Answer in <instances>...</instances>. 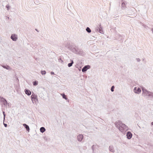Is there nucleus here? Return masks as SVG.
Wrapping results in <instances>:
<instances>
[{
  "label": "nucleus",
  "instance_id": "nucleus-1",
  "mask_svg": "<svg viewBox=\"0 0 153 153\" xmlns=\"http://www.w3.org/2000/svg\"><path fill=\"white\" fill-rule=\"evenodd\" d=\"M65 46L74 53L82 56H85V52L82 49L79 48L78 46L74 43L67 42L65 45Z\"/></svg>",
  "mask_w": 153,
  "mask_h": 153
},
{
  "label": "nucleus",
  "instance_id": "nucleus-2",
  "mask_svg": "<svg viewBox=\"0 0 153 153\" xmlns=\"http://www.w3.org/2000/svg\"><path fill=\"white\" fill-rule=\"evenodd\" d=\"M114 124L116 127L123 133H125L128 130V127L124 124L120 120H118L115 122Z\"/></svg>",
  "mask_w": 153,
  "mask_h": 153
},
{
  "label": "nucleus",
  "instance_id": "nucleus-3",
  "mask_svg": "<svg viewBox=\"0 0 153 153\" xmlns=\"http://www.w3.org/2000/svg\"><path fill=\"white\" fill-rule=\"evenodd\" d=\"M2 103L5 106H9V103L7 102L6 100L3 97L0 96V103Z\"/></svg>",
  "mask_w": 153,
  "mask_h": 153
},
{
  "label": "nucleus",
  "instance_id": "nucleus-4",
  "mask_svg": "<svg viewBox=\"0 0 153 153\" xmlns=\"http://www.w3.org/2000/svg\"><path fill=\"white\" fill-rule=\"evenodd\" d=\"M31 97L33 103H34L35 102H36V101H38L37 96L35 95L33 92L32 93Z\"/></svg>",
  "mask_w": 153,
  "mask_h": 153
},
{
  "label": "nucleus",
  "instance_id": "nucleus-5",
  "mask_svg": "<svg viewBox=\"0 0 153 153\" xmlns=\"http://www.w3.org/2000/svg\"><path fill=\"white\" fill-rule=\"evenodd\" d=\"M95 30L96 32H98L100 33H103L102 28L100 24L99 25V26L97 27Z\"/></svg>",
  "mask_w": 153,
  "mask_h": 153
},
{
  "label": "nucleus",
  "instance_id": "nucleus-6",
  "mask_svg": "<svg viewBox=\"0 0 153 153\" xmlns=\"http://www.w3.org/2000/svg\"><path fill=\"white\" fill-rule=\"evenodd\" d=\"M127 81L128 84H129L130 86H133L135 85L136 83L134 80H133L131 79H128Z\"/></svg>",
  "mask_w": 153,
  "mask_h": 153
},
{
  "label": "nucleus",
  "instance_id": "nucleus-7",
  "mask_svg": "<svg viewBox=\"0 0 153 153\" xmlns=\"http://www.w3.org/2000/svg\"><path fill=\"white\" fill-rule=\"evenodd\" d=\"M134 91L135 93L137 94H139L141 92V90L140 88H137V87H135L134 88Z\"/></svg>",
  "mask_w": 153,
  "mask_h": 153
},
{
  "label": "nucleus",
  "instance_id": "nucleus-8",
  "mask_svg": "<svg viewBox=\"0 0 153 153\" xmlns=\"http://www.w3.org/2000/svg\"><path fill=\"white\" fill-rule=\"evenodd\" d=\"M142 92H143V95L144 96H147L148 94V93L149 91L147 90L146 89L144 88H142Z\"/></svg>",
  "mask_w": 153,
  "mask_h": 153
},
{
  "label": "nucleus",
  "instance_id": "nucleus-9",
  "mask_svg": "<svg viewBox=\"0 0 153 153\" xmlns=\"http://www.w3.org/2000/svg\"><path fill=\"white\" fill-rule=\"evenodd\" d=\"M117 39L119 41H120L121 43L123 42L124 40V38L123 37V36L120 34H118V36H117Z\"/></svg>",
  "mask_w": 153,
  "mask_h": 153
},
{
  "label": "nucleus",
  "instance_id": "nucleus-10",
  "mask_svg": "<svg viewBox=\"0 0 153 153\" xmlns=\"http://www.w3.org/2000/svg\"><path fill=\"white\" fill-rule=\"evenodd\" d=\"M91 66L90 65H87L85 66L82 69V71L83 72H86L88 69L90 68Z\"/></svg>",
  "mask_w": 153,
  "mask_h": 153
},
{
  "label": "nucleus",
  "instance_id": "nucleus-11",
  "mask_svg": "<svg viewBox=\"0 0 153 153\" xmlns=\"http://www.w3.org/2000/svg\"><path fill=\"white\" fill-rule=\"evenodd\" d=\"M132 134L130 131H128L126 133V136L128 139H131L132 137Z\"/></svg>",
  "mask_w": 153,
  "mask_h": 153
},
{
  "label": "nucleus",
  "instance_id": "nucleus-12",
  "mask_svg": "<svg viewBox=\"0 0 153 153\" xmlns=\"http://www.w3.org/2000/svg\"><path fill=\"white\" fill-rule=\"evenodd\" d=\"M10 38L13 41H16L17 39V35L15 34H13L11 35Z\"/></svg>",
  "mask_w": 153,
  "mask_h": 153
},
{
  "label": "nucleus",
  "instance_id": "nucleus-13",
  "mask_svg": "<svg viewBox=\"0 0 153 153\" xmlns=\"http://www.w3.org/2000/svg\"><path fill=\"white\" fill-rule=\"evenodd\" d=\"M77 139L79 142H81L83 138V136L82 134H79L77 136Z\"/></svg>",
  "mask_w": 153,
  "mask_h": 153
},
{
  "label": "nucleus",
  "instance_id": "nucleus-14",
  "mask_svg": "<svg viewBox=\"0 0 153 153\" xmlns=\"http://www.w3.org/2000/svg\"><path fill=\"white\" fill-rule=\"evenodd\" d=\"M25 94L28 96L30 95L31 93V91L30 90L27 89L25 90Z\"/></svg>",
  "mask_w": 153,
  "mask_h": 153
},
{
  "label": "nucleus",
  "instance_id": "nucleus-15",
  "mask_svg": "<svg viewBox=\"0 0 153 153\" xmlns=\"http://www.w3.org/2000/svg\"><path fill=\"white\" fill-rule=\"evenodd\" d=\"M23 125L25 128L26 130L28 132H29L30 131V128L29 126L25 123L23 124Z\"/></svg>",
  "mask_w": 153,
  "mask_h": 153
},
{
  "label": "nucleus",
  "instance_id": "nucleus-16",
  "mask_svg": "<svg viewBox=\"0 0 153 153\" xmlns=\"http://www.w3.org/2000/svg\"><path fill=\"white\" fill-rule=\"evenodd\" d=\"M109 151L113 153L115 152V150L113 146L112 145L110 146L109 147Z\"/></svg>",
  "mask_w": 153,
  "mask_h": 153
},
{
  "label": "nucleus",
  "instance_id": "nucleus-17",
  "mask_svg": "<svg viewBox=\"0 0 153 153\" xmlns=\"http://www.w3.org/2000/svg\"><path fill=\"white\" fill-rule=\"evenodd\" d=\"M146 147L149 148V151H151L153 149V146L151 145L150 144H148L147 145Z\"/></svg>",
  "mask_w": 153,
  "mask_h": 153
},
{
  "label": "nucleus",
  "instance_id": "nucleus-18",
  "mask_svg": "<svg viewBox=\"0 0 153 153\" xmlns=\"http://www.w3.org/2000/svg\"><path fill=\"white\" fill-rule=\"evenodd\" d=\"M126 4L125 2H123L121 4V8L122 9L124 10L126 8Z\"/></svg>",
  "mask_w": 153,
  "mask_h": 153
},
{
  "label": "nucleus",
  "instance_id": "nucleus-19",
  "mask_svg": "<svg viewBox=\"0 0 153 153\" xmlns=\"http://www.w3.org/2000/svg\"><path fill=\"white\" fill-rule=\"evenodd\" d=\"M147 96H149L150 98H153V93L149 91Z\"/></svg>",
  "mask_w": 153,
  "mask_h": 153
},
{
  "label": "nucleus",
  "instance_id": "nucleus-20",
  "mask_svg": "<svg viewBox=\"0 0 153 153\" xmlns=\"http://www.w3.org/2000/svg\"><path fill=\"white\" fill-rule=\"evenodd\" d=\"M40 130L41 133H43L45 131L46 129L44 127H42L40 128Z\"/></svg>",
  "mask_w": 153,
  "mask_h": 153
},
{
  "label": "nucleus",
  "instance_id": "nucleus-21",
  "mask_svg": "<svg viewBox=\"0 0 153 153\" xmlns=\"http://www.w3.org/2000/svg\"><path fill=\"white\" fill-rule=\"evenodd\" d=\"M61 95L62 96L63 98L65 100H68V98H67L66 96L64 93L61 94Z\"/></svg>",
  "mask_w": 153,
  "mask_h": 153
},
{
  "label": "nucleus",
  "instance_id": "nucleus-22",
  "mask_svg": "<svg viewBox=\"0 0 153 153\" xmlns=\"http://www.w3.org/2000/svg\"><path fill=\"white\" fill-rule=\"evenodd\" d=\"M71 62L70 63H68V66L69 67H70L74 63V61L73 60H71Z\"/></svg>",
  "mask_w": 153,
  "mask_h": 153
},
{
  "label": "nucleus",
  "instance_id": "nucleus-23",
  "mask_svg": "<svg viewBox=\"0 0 153 153\" xmlns=\"http://www.w3.org/2000/svg\"><path fill=\"white\" fill-rule=\"evenodd\" d=\"M5 69H6L8 70L10 69V67L9 66H8L7 65H3L2 66Z\"/></svg>",
  "mask_w": 153,
  "mask_h": 153
},
{
  "label": "nucleus",
  "instance_id": "nucleus-24",
  "mask_svg": "<svg viewBox=\"0 0 153 153\" xmlns=\"http://www.w3.org/2000/svg\"><path fill=\"white\" fill-rule=\"evenodd\" d=\"M86 31L88 33H91V30L90 29V28L88 27H87V28L86 29Z\"/></svg>",
  "mask_w": 153,
  "mask_h": 153
},
{
  "label": "nucleus",
  "instance_id": "nucleus-25",
  "mask_svg": "<svg viewBox=\"0 0 153 153\" xmlns=\"http://www.w3.org/2000/svg\"><path fill=\"white\" fill-rule=\"evenodd\" d=\"M33 85L36 86L38 84V81H35L33 82Z\"/></svg>",
  "mask_w": 153,
  "mask_h": 153
},
{
  "label": "nucleus",
  "instance_id": "nucleus-26",
  "mask_svg": "<svg viewBox=\"0 0 153 153\" xmlns=\"http://www.w3.org/2000/svg\"><path fill=\"white\" fill-rule=\"evenodd\" d=\"M46 73V71L44 70V71H41V74L43 75H45Z\"/></svg>",
  "mask_w": 153,
  "mask_h": 153
},
{
  "label": "nucleus",
  "instance_id": "nucleus-27",
  "mask_svg": "<svg viewBox=\"0 0 153 153\" xmlns=\"http://www.w3.org/2000/svg\"><path fill=\"white\" fill-rule=\"evenodd\" d=\"M114 85H113L112 86V87L111 88V91L113 92L114 91Z\"/></svg>",
  "mask_w": 153,
  "mask_h": 153
},
{
  "label": "nucleus",
  "instance_id": "nucleus-28",
  "mask_svg": "<svg viewBox=\"0 0 153 153\" xmlns=\"http://www.w3.org/2000/svg\"><path fill=\"white\" fill-rule=\"evenodd\" d=\"M2 113L4 116V120L5 119L6 114L5 112L4 111H3Z\"/></svg>",
  "mask_w": 153,
  "mask_h": 153
},
{
  "label": "nucleus",
  "instance_id": "nucleus-29",
  "mask_svg": "<svg viewBox=\"0 0 153 153\" xmlns=\"http://www.w3.org/2000/svg\"><path fill=\"white\" fill-rule=\"evenodd\" d=\"M58 61L61 63H62L63 62V61L61 59V58H59L58 59Z\"/></svg>",
  "mask_w": 153,
  "mask_h": 153
},
{
  "label": "nucleus",
  "instance_id": "nucleus-30",
  "mask_svg": "<svg viewBox=\"0 0 153 153\" xmlns=\"http://www.w3.org/2000/svg\"><path fill=\"white\" fill-rule=\"evenodd\" d=\"M10 7L9 6L8 4H7L6 6V7L7 8V10H8L9 9Z\"/></svg>",
  "mask_w": 153,
  "mask_h": 153
},
{
  "label": "nucleus",
  "instance_id": "nucleus-31",
  "mask_svg": "<svg viewBox=\"0 0 153 153\" xmlns=\"http://www.w3.org/2000/svg\"><path fill=\"white\" fill-rule=\"evenodd\" d=\"M136 59L138 62H139L140 61V59L139 58H137Z\"/></svg>",
  "mask_w": 153,
  "mask_h": 153
},
{
  "label": "nucleus",
  "instance_id": "nucleus-32",
  "mask_svg": "<svg viewBox=\"0 0 153 153\" xmlns=\"http://www.w3.org/2000/svg\"><path fill=\"white\" fill-rule=\"evenodd\" d=\"M3 124H4V127H7V124L4 123H3Z\"/></svg>",
  "mask_w": 153,
  "mask_h": 153
},
{
  "label": "nucleus",
  "instance_id": "nucleus-33",
  "mask_svg": "<svg viewBox=\"0 0 153 153\" xmlns=\"http://www.w3.org/2000/svg\"><path fill=\"white\" fill-rule=\"evenodd\" d=\"M51 75H54V73L53 72L51 71Z\"/></svg>",
  "mask_w": 153,
  "mask_h": 153
},
{
  "label": "nucleus",
  "instance_id": "nucleus-34",
  "mask_svg": "<svg viewBox=\"0 0 153 153\" xmlns=\"http://www.w3.org/2000/svg\"><path fill=\"white\" fill-rule=\"evenodd\" d=\"M94 146V145H93L91 147V149L93 150V151L94 150V148H93V147Z\"/></svg>",
  "mask_w": 153,
  "mask_h": 153
},
{
  "label": "nucleus",
  "instance_id": "nucleus-35",
  "mask_svg": "<svg viewBox=\"0 0 153 153\" xmlns=\"http://www.w3.org/2000/svg\"><path fill=\"white\" fill-rule=\"evenodd\" d=\"M151 124L152 125H153V121L151 123Z\"/></svg>",
  "mask_w": 153,
  "mask_h": 153
},
{
  "label": "nucleus",
  "instance_id": "nucleus-36",
  "mask_svg": "<svg viewBox=\"0 0 153 153\" xmlns=\"http://www.w3.org/2000/svg\"><path fill=\"white\" fill-rule=\"evenodd\" d=\"M35 30H36V31H37V32H39V31L38 30H37V29H35Z\"/></svg>",
  "mask_w": 153,
  "mask_h": 153
},
{
  "label": "nucleus",
  "instance_id": "nucleus-37",
  "mask_svg": "<svg viewBox=\"0 0 153 153\" xmlns=\"http://www.w3.org/2000/svg\"><path fill=\"white\" fill-rule=\"evenodd\" d=\"M144 59H143V61H144Z\"/></svg>",
  "mask_w": 153,
  "mask_h": 153
}]
</instances>
